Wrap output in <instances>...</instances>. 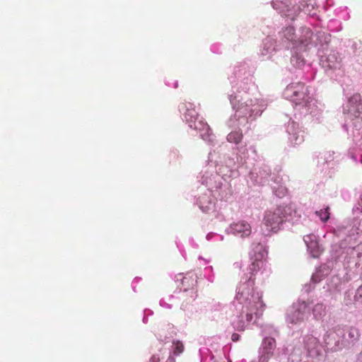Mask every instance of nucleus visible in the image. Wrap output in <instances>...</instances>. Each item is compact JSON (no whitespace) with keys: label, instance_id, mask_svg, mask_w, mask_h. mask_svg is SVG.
I'll use <instances>...</instances> for the list:
<instances>
[{"label":"nucleus","instance_id":"obj_18","mask_svg":"<svg viewBox=\"0 0 362 362\" xmlns=\"http://www.w3.org/2000/svg\"><path fill=\"white\" fill-rule=\"evenodd\" d=\"M315 214L320 217L322 221L326 222L329 218V207L327 206L325 210L317 211Z\"/></svg>","mask_w":362,"mask_h":362},{"label":"nucleus","instance_id":"obj_21","mask_svg":"<svg viewBox=\"0 0 362 362\" xmlns=\"http://www.w3.org/2000/svg\"><path fill=\"white\" fill-rule=\"evenodd\" d=\"M358 291V293H361V292H362V286H361V287H360V288L358 289V291Z\"/></svg>","mask_w":362,"mask_h":362},{"label":"nucleus","instance_id":"obj_22","mask_svg":"<svg viewBox=\"0 0 362 362\" xmlns=\"http://www.w3.org/2000/svg\"><path fill=\"white\" fill-rule=\"evenodd\" d=\"M311 340H313V342H316V339L315 338H313V337H310V338Z\"/></svg>","mask_w":362,"mask_h":362},{"label":"nucleus","instance_id":"obj_17","mask_svg":"<svg viewBox=\"0 0 362 362\" xmlns=\"http://www.w3.org/2000/svg\"><path fill=\"white\" fill-rule=\"evenodd\" d=\"M242 313L239 316V319L233 323L235 329H236L238 331H243L247 325H249L250 322H247L246 317H245V313L243 314V317H241Z\"/></svg>","mask_w":362,"mask_h":362},{"label":"nucleus","instance_id":"obj_6","mask_svg":"<svg viewBox=\"0 0 362 362\" xmlns=\"http://www.w3.org/2000/svg\"><path fill=\"white\" fill-rule=\"evenodd\" d=\"M197 275L194 272H189L185 275L181 274L177 276V281H180L178 285L180 289L184 292L187 291H194L197 284Z\"/></svg>","mask_w":362,"mask_h":362},{"label":"nucleus","instance_id":"obj_1","mask_svg":"<svg viewBox=\"0 0 362 362\" xmlns=\"http://www.w3.org/2000/svg\"><path fill=\"white\" fill-rule=\"evenodd\" d=\"M292 211L293 209L290 206H278L274 210L267 211L263 218L264 235L267 236L277 233Z\"/></svg>","mask_w":362,"mask_h":362},{"label":"nucleus","instance_id":"obj_14","mask_svg":"<svg viewBox=\"0 0 362 362\" xmlns=\"http://www.w3.org/2000/svg\"><path fill=\"white\" fill-rule=\"evenodd\" d=\"M313 313L316 320H320L325 315V306L322 303H317L314 306Z\"/></svg>","mask_w":362,"mask_h":362},{"label":"nucleus","instance_id":"obj_4","mask_svg":"<svg viewBox=\"0 0 362 362\" xmlns=\"http://www.w3.org/2000/svg\"><path fill=\"white\" fill-rule=\"evenodd\" d=\"M274 7L280 10L284 16L293 20L301 11L299 5L293 4V0H274Z\"/></svg>","mask_w":362,"mask_h":362},{"label":"nucleus","instance_id":"obj_24","mask_svg":"<svg viewBox=\"0 0 362 362\" xmlns=\"http://www.w3.org/2000/svg\"><path fill=\"white\" fill-rule=\"evenodd\" d=\"M361 225L362 226V220H361Z\"/></svg>","mask_w":362,"mask_h":362},{"label":"nucleus","instance_id":"obj_12","mask_svg":"<svg viewBox=\"0 0 362 362\" xmlns=\"http://www.w3.org/2000/svg\"><path fill=\"white\" fill-rule=\"evenodd\" d=\"M327 64L325 65L328 69H335L340 65L341 60L336 56L335 54H331L327 57Z\"/></svg>","mask_w":362,"mask_h":362},{"label":"nucleus","instance_id":"obj_9","mask_svg":"<svg viewBox=\"0 0 362 362\" xmlns=\"http://www.w3.org/2000/svg\"><path fill=\"white\" fill-rule=\"evenodd\" d=\"M349 113H350L355 118H360L362 120V105L361 95L359 93H354L349 99Z\"/></svg>","mask_w":362,"mask_h":362},{"label":"nucleus","instance_id":"obj_23","mask_svg":"<svg viewBox=\"0 0 362 362\" xmlns=\"http://www.w3.org/2000/svg\"><path fill=\"white\" fill-rule=\"evenodd\" d=\"M340 229H341V227H338L337 229H334V233H336L337 230H340Z\"/></svg>","mask_w":362,"mask_h":362},{"label":"nucleus","instance_id":"obj_13","mask_svg":"<svg viewBox=\"0 0 362 362\" xmlns=\"http://www.w3.org/2000/svg\"><path fill=\"white\" fill-rule=\"evenodd\" d=\"M194 128L198 129L201 132H204L202 136L204 135H209L211 129L207 123L203 122L202 120H195L194 121Z\"/></svg>","mask_w":362,"mask_h":362},{"label":"nucleus","instance_id":"obj_19","mask_svg":"<svg viewBox=\"0 0 362 362\" xmlns=\"http://www.w3.org/2000/svg\"><path fill=\"white\" fill-rule=\"evenodd\" d=\"M173 354L179 355L184 351V345L180 341H174L173 343Z\"/></svg>","mask_w":362,"mask_h":362},{"label":"nucleus","instance_id":"obj_15","mask_svg":"<svg viewBox=\"0 0 362 362\" xmlns=\"http://www.w3.org/2000/svg\"><path fill=\"white\" fill-rule=\"evenodd\" d=\"M243 135L240 131H234L227 136V141L230 143L239 144L243 139Z\"/></svg>","mask_w":362,"mask_h":362},{"label":"nucleus","instance_id":"obj_2","mask_svg":"<svg viewBox=\"0 0 362 362\" xmlns=\"http://www.w3.org/2000/svg\"><path fill=\"white\" fill-rule=\"evenodd\" d=\"M238 299L243 304L241 317H243V314L245 313L247 322H252L253 315L259 317L262 315L265 305L261 297L251 295L248 290L247 292H239Z\"/></svg>","mask_w":362,"mask_h":362},{"label":"nucleus","instance_id":"obj_3","mask_svg":"<svg viewBox=\"0 0 362 362\" xmlns=\"http://www.w3.org/2000/svg\"><path fill=\"white\" fill-rule=\"evenodd\" d=\"M284 96L295 103L296 105L307 107L313 100L308 88L301 82L288 85L284 90Z\"/></svg>","mask_w":362,"mask_h":362},{"label":"nucleus","instance_id":"obj_10","mask_svg":"<svg viewBox=\"0 0 362 362\" xmlns=\"http://www.w3.org/2000/svg\"><path fill=\"white\" fill-rule=\"evenodd\" d=\"M263 354L259 358V362H267L273 355V351L276 347V341L274 338H265L262 343Z\"/></svg>","mask_w":362,"mask_h":362},{"label":"nucleus","instance_id":"obj_8","mask_svg":"<svg viewBox=\"0 0 362 362\" xmlns=\"http://www.w3.org/2000/svg\"><path fill=\"white\" fill-rule=\"evenodd\" d=\"M265 253L262 246L258 245L256 247L255 254L251 257L252 263L249 267L252 275H255L263 267Z\"/></svg>","mask_w":362,"mask_h":362},{"label":"nucleus","instance_id":"obj_11","mask_svg":"<svg viewBox=\"0 0 362 362\" xmlns=\"http://www.w3.org/2000/svg\"><path fill=\"white\" fill-rule=\"evenodd\" d=\"M234 233L240 234L243 237L249 236L251 233V227L245 221H240L231 226Z\"/></svg>","mask_w":362,"mask_h":362},{"label":"nucleus","instance_id":"obj_16","mask_svg":"<svg viewBox=\"0 0 362 362\" xmlns=\"http://www.w3.org/2000/svg\"><path fill=\"white\" fill-rule=\"evenodd\" d=\"M165 352H163L162 350L159 351V353L154 354L151 358V362H162L164 359V355ZM165 362H175V358L169 355Z\"/></svg>","mask_w":362,"mask_h":362},{"label":"nucleus","instance_id":"obj_7","mask_svg":"<svg viewBox=\"0 0 362 362\" xmlns=\"http://www.w3.org/2000/svg\"><path fill=\"white\" fill-rule=\"evenodd\" d=\"M308 313L309 310L306 303L303 302L298 305L297 308H293L289 311L288 321L292 324L301 322L308 317Z\"/></svg>","mask_w":362,"mask_h":362},{"label":"nucleus","instance_id":"obj_20","mask_svg":"<svg viewBox=\"0 0 362 362\" xmlns=\"http://www.w3.org/2000/svg\"><path fill=\"white\" fill-rule=\"evenodd\" d=\"M240 335L236 333L232 334L231 339L233 341H237L239 339Z\"/></svg>","mask_w":362,"mask_h":362},{"label":"nucleus","instance_id":"obj_5","mask_svg":"<svg viewBox=\"0 0 362 362\" xmlns=\"http://www.w3.org/2000/svg\"><path fill=\"white\" fill-rule=\"evenodd\" d=\"M230 101L236 112L239 113L240 117H251L254 112L253 101L248 99L244 103L238 100L235 95H230Z\"/></svg>","mask_w":362,"mask_h":362}]
</instances>
